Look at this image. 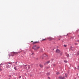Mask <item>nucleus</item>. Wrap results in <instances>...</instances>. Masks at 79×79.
I'll list each match as a JSON object with an SVG mask.
<instances>
[{"mask_svg":"<svg viewBox=\"0 0 79 79\" xmlns=\"http://www.w3.org/2000/svg\"><path fill=\"white\" fill-rule=\"evenodd\" d=\"M59 79H64V77H62L61 76H60L59 77Z\"/></svg>","mask_w":79,"mask_h":79,"instance_id":"2","label":"nucleus"},{"mask_svg":"<svg viewBox=\"0 0 79 79\" xmlns=\"http://www.w3.org/2000/svg\"><path fill=\"white\" fill-rule=\"evenodd\" d=\"M41 58H42V59L44 58H43V57H42V56H41Z\"/></svg>","mask_w":79,"mask_h":79,"instance_id":"26","label":"nucleus"},{"mask_svg":"<svg viewBox=\"0 0 79 79\" xmlns=\"http://www.w3.org/2000/svg\"><path fill=\"white\" fill-rule=\"evenodd\" d=\"M47 56V55H46V54H44V55L43 56Z\"/></svg>","mask_w":79,"mask_h":79,"instance_id":"10","label":"nucleus"},{"mask_svg":"<svg viewBox=\"0 0 79 79\" xmlns=\"http://www.w3.org/2000/svg\"><path fill=\"white\" fill-rule=\"evenodd\" d=\"M28 69H30V68H31V67H30V66H29L28 67Z\"/></svg>","mask_w":79,"mask_h":79,"instance_id":"19","label":"nucleus"},{"mask_svg":"<svg viewBox=\"0 0 79 79\" xmlns=\"http://www.w3.org/2000/svg\"><path fill=\"white\" fill-rule=\"evenodd\" d=\"M48 78L49 79H50V77H48Z\"/></svg>","mask_w":79,"mask_h":79,"instance_id":"29","label":"nucleus"},{"mask_svg":"<svg viewBox=\"0 0 79 79\" xmlns=\"http://www.w3.org/2000/svg\"><path fill=\"white\" fill-rule=\"evenodd\" d=\"M14 69H15V70H17V69L16 68V67H14Z\"/></svg>","mask_w":79,"mask_h":79,"instance_id":"12","label":"nucleus"},{"mask_svg":"<svg viewBox=\"0 0 79 79\" xmlns=\"http://www.w3.org/2000/svg\"><path fill=\"white\" fill-rule=\"evenodd\" d=\"M52 61H53V59H52Z\"/></svg>","mask_w":79,"mask_h":79,"instance_id":"27","label":"nucleus"},{"mask_svg":"<svg viewBox=\"0 0 79 79\" xmlns=\"http://www.w3.org/2000/svg\"><path fill=\"white\" fill-rule=\"evenodd\" d=\"M77 55H79V52H78L77 53Z\"/></svg>","mask_w":79,"mask_h":79,"instance_id":"21","label":"nucleus"},{"mask_svg":"<svg viewBox=\"0 0 79 79\" xmlns=\"http://www.w3.org/2000/svg\"><path fill=\"white\" fill-rule=\"evenodd\" d=\"M14 54H15V53H16V54H18V52H14Z\"/></svg>","mask_w":79,"mask_h":79,"instance_id":"14","label":"nucleus"},{"mask_svg":"<svg viewBox=\"0 0 79 79\" xmlns=\"http://www.w3.org/2000/svg\"><path fill=\"white\" fill-rule=\"evenodd\" d=\"M67 57H68V56H69V54H67Z\"/></svg>","mask_w":79,"mask_h":79,"instance_id":"20","label":"nucleus"},{"mask_svg":"<svg viewBox=\"0 0 79 79\" xmlns=\"http://www.w3.org/2000/svg\"><path fill=\"white\" fill-rule=\"evenodd\" d=\"M65 77H68V74L66 73L65 74Z\"/></svg>","mask_w":79,"mask_h":79,"instance_id":"8","label":"nucleus"},{"mask_svg":"<svg viewBox=\"0 0 79 79\" xmlns=\"http://www.w3.org/2000/svg\"><path fill=\"white\" fill-rule=\"evenodd\" d=\"M39 48H40V47L39 46H36V45L32 47V48L35 50H37Z\"/></svg>","mask_w":79,"mask_h":79,"instance_id":"1","label":"nucleus"},{"mask_svg":"<svg viewBox=\"0 0 79 79\" xmlns=\"http://www.w3.org/2000/svg\"><path fill=\"white\" fill-rule=\"evenodd\" d=\"M8 63V64H11V63Z\"/></svg>","mask_w":79,"mask_h":79,"instance_id":"28","label":"nucleus"},{"mask_svg":"<svg viewBox=\"0 0 79 79\" xmlns=\"http://www.w3.org/2000/svg\"><path fill=\"white\" fill-rule=\"evenodd\" d=\"M64 62H65V63H67V62H68L67 61H66V60H64Z\"/></svg>","mask_w":79,"mask_h":79,"instance_id":"18","label":"nucleus"},{"mask_svg":"<svg viewBox=\"0 0 79 79\" xmlns=\"http://www.w3.org/2000/svg\"><path fill=\"white\" fill-rule=\"evenodd\" d=\"M31 55H34V53H32Z\"/></svg>","mask_w":79,"mask_h":79,"instance_id":"15","label":"nucleus"},{"mask_svg":"<svg viewBox=\"0 0 79 79\" xmlns=\"http://www.w3.org/2000/svg\"><path fill=\"white\" fill-rule=\"evenodd\" d=\"M60 73H59V72H58L56 73V74H57V75H58V74H60Z\"/></svg>","mask_w":79,"mask_h":79,"instance_id":"9","label":"nucleus"},{"mask_svg":"<svg viewBox=\"0 0 79 79\" xmlns=\"http://www.w3.org/2000/svg\"><path fill=\"white\" fill-rule=\"evenodd\" d=\"M2 71V69H0V71Z\"/></svg>","mask_w":79,"mask_h":79,"instance_id":"22","label":"nucleus"},{"mask_svg":"<svg viewBox=\"0 0 79 79\" xmlns=\"http://www.w3.org/2000/svg\"><path fill=\"white\" fill-rule=\"evenodd\" d=\"M18 67H19L20 66H21V68H22L23 67V66L22 65H19L18 66Z\"/></svg>","mask_w":79,"mask_h":79,"instance_id":"13","label":"nucleus"},{"mask_svg":"<svg viewBox=\"0 0 79 79\" xmlns=\"http://www.w3.org/2000/svg\"><path fill=\"white\" fill-rule=\"evenodd\" d=\"M78 69H79V66H78Z\"/></svg>","mask_w":79,"mask_h":79,"instance_id":"25","label":"nucleus"},{"mask_svg":"<svg viewBox=\"0 0 79 79\" xmlns=\"http://www.w3.org/2000/svg\"><path fill=\"white\" fill-rule=\"evenodd\" d=\"M24 65V66H27V65Z\"/></svg>","mask_w":79,"mask_h":79,"instance_id":"30","label":"nucleus"},{"mask_svg":"<svg viewBox=\"0 0 79 79\" xmlns=\"http://www.w3.org/2000/svg\"><path fill=\"white\" fill-rule=\"evenodd\" d=\"M40 67H41V68H43V65L41 64H40Z\"/></svg>","mask_w":79,"mask_h":79,"instance_id":"5","label":"nucleus"},{"mask_svg":"<svg viewBox=\"0 0 79 79\" xmlns=\"http://www.w3.org/2000/svg\"><path fill=\"white\" fill-rule=\"evenodd\" d=\"M9 77H11V75H9Z\"/></svg>","mask_w":79,"mask_h":79,"instance_id":"24","label":"nucleus"},{"mask_svg":"<svg viewBox=\"0 0 79 79\" xmlns=\"http://www.w3.org/2000/svg\"><path fill=\"white\" fill-rule=\"evenodd\" d=\"M50 63V61H48L45 64H48Z\"/></svg>","mask_w":79,"mask_h":79,"instance_id":"6","label":"nucleus"},{"mask_svg":"<svg viewBox=\"0 0 79 79\" xmlns=\"http://www.w3.org/2000/svg\"><path fill=\"white\" fill-rule=\"evenodd\" d=\"M47 75L48 76H49V75H50V73H47Z\"/></svg>","mask_w":79,"mask_h":79,"instance_id":"16","label":"nucleus"},{"mask_svg":"<svg viewBox=\"0 0 79 79\" xmlns=\"http://www.w3.org/2000/svg\"><path fill=\"white\" fill-rule=\"evenodd\" d=\"M59 40H60V39H59Z\"/></svg>","mask_w":79,"mask_h":79,"instance_id":"32","label":"nucleus"},{"mask_svg":"<svg viewBox=\"0 0 79 79\" xmlns=\"http://www.w3.org/2000/svg\"><path fill=\"white\" fill-rule=\"evenodd\" d=\"M33 42L32 41L31 42Z\"/></svg>","mask_w":79,"mask_h":79,"instance_id":"34","label":"nucleus"},{"mask_svg":"<svg viewBox=\"0 0 79 79\" xmlns=\"http://www.w3.org/2000/svg\"><path fill=\"white\" fill-rule=\"evenodd\" d=\"M39 43V42L36 41V42H33V43L32 44H36V43L37 44Z\"/></svg>","mask_w":79,"mask_h":79,"instance_id":"4","label":"nucleus"},{"mask_svg":"<svg viewBox=\"0 0 79 79\" xmlns=\"http://www.w3.org/2000/svg\"><path fill=\"white\" fill-rule=\"evenodd\" d=\"M56 52L57 53H60V51L59 49H57L56 50Z\"/></svg>","mask_w":79,"mask_h":79,"instance_id":"3","label":"nucleus"},{"mask_svg":"<svg viewBox=\"0 0 79 79\" xmlns=\"http://www.w3.org/2000/svg\"><path fill=\"white\" fill-rule=\"evenodd\" d=\"M23 67H24V68H25V69H27V67L26 66H23Z\"/></svg>","mask_w":79,"mask_h":79,"instance_id":"7","label":"nucleus"},{"mask_svg":"<svg viewBox=\"0 0 79 79\" xmlns=\"http://www.w3.org/2000/svg\"><path fill=\"white\" fill-rule=\"evenodd\" d=\"M21 76H20L19 77L20 78H21Z\"/></svg>","mask_w":79,"mask_h":79,"instance_id":"31","label":"nucleus"},{"mask_svg":"<svg viewBox=\"0 0 79 79\" xmlns=\"http://www.w3.org/2000/svg\"><path fill=\"white\" fill-rule=\"evenodd\" d=\"M43 40H46V39H44Z\"/></svg>","mask_w":79,"mask_h":79,"instance_id":"23","label":"nucleus"},{"mask_svg":"<svg viewBox=\"0 0 79 79\" xmlns=\"http://www.w3.org/2000/svg\"><path fill=\"white\" fill-rule=\"evenodd\" d=\"M78 42H79V41H78Z\"/></svg>","mask_w":79,"mask_h":79,"instance_id":"33","label":"nucleus"},{"mask_svg":"<svg viewBox=\"0 0 79 79\" xmlns=\"http://www.w3.org/2000/svg\"><path fill=\"white\" fill-rule=\"evenodd\" d=\"M9 65H7V68H9Z\"/></svg>","mask_w":79,"mask_h":79,"instance_id":"11","label":"nucleus"},{"mask_svg":"<svg viewBox=\"0 0 79 79\" xmlns=\"http://www.w3.org/2000/svg\"><path fill=\"white\" fill-rule=\"evenodd\" d=\"M0 65H1V64H0Z\"/></svg>","mask_w":79,"mask_h":79,"instance_id":"35","label":"nucleus"},{"mask_svg":"<svg viewBox=\"0 0 79 79\" xmlns=\"http://www.w3.org/2000/svg\"><path fill=\"white\" fill-rule=\"evenodd\" d=\"M64 47H66L67 46V45H64Z\"/></svg>","mask_w":79,"mask_h":79,"instance_id":"17","label":"nucleus"}]
</instances>
